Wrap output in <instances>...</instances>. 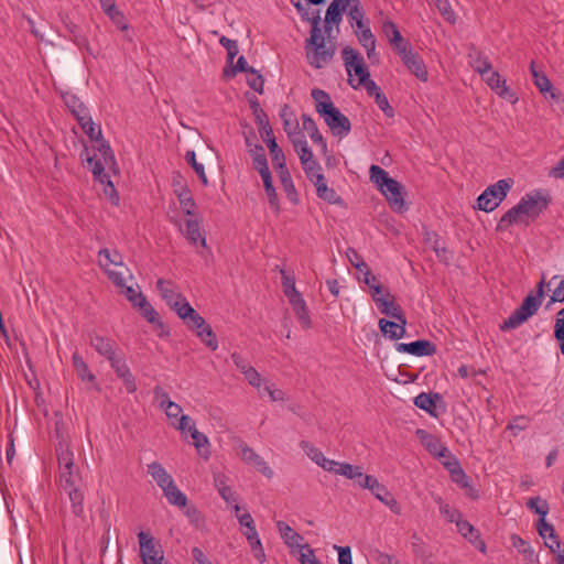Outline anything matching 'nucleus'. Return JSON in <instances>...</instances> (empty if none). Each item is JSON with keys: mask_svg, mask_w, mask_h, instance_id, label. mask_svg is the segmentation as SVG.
Instances as JSON below:
<instances>
[{"mask_svg": "<svg viewBox=\"0 0 564 564\" xmlns=\"http://www.w3.org/2000/svg\"><path fill=\"white\" fill-rule=\"evenodd\" d=\"M311 96L315 102L316 112L324 118L332 133L337 137L348 135L351 130L350 121L334 106L329 94L314 88Z\"/></svg>", "mask_w": 564, "mask_h": 564, "instance_id": "obj_1", "label": "nucleus"}, {"mask_svg": "<svg viewBox=\"0 0 564 564\" xmlns=\"http://www.w3.org/2000/svg\"><path fill=\"white\" fill-rule=\"evenodd\" d=\"M321 17L319 12L315 11L312 17V30L310 39L307 40V44L314 46L313 51H307V59L312 66L315 68H322L324 65L330 62L335 54V46L325 45V39L322 35V31L319 29Z\"/></svg>", "mask_w": 564, "mask_h": 564, "instance_id": "obj_2", "label": "nucleus"}, {"mask_svg": "<svg viewBox=\"0 0 564 564\" xmlns=\"http://www.w3.org/2000/svg\"><path fill=\"white\" fill-rule=\"evenodd\" d=\"M541 304L542 299L538 297V295H535L533 292H530L524 297L521 305L514 310V312L507 319L503 321L500 329L506 330L519 327L539 311Z\"/></svg>", "mask_w": 564, "mask_h": 564, "instance_id": "obj_3", "label": "nucleus"}, {"mask_svg": "<svg viewBox=\"0 0 564 564\" xmlns=\"http://www.w3.org/2000/svg\"><path fill=\"white\" fill-rule=\"evenodd\" d=\"M512 185L511 178H505L488 186L477 198L478 208L487 213L495 210L506 198Z\"/></svg>", "mask_w": 564, "mask_h": 564, "instance_id": "obj_4", "label": "nucleus"}, {"mask_svg": "<svg viewBox=\"0 0 564 564\" xmlns=\"http://www.w3.org/2000/svg\"><path fill=\"white\" fill-rule=\"evenodd\" d=\"M175 429L181 431L182 433L188 432L191 433V436L193 438V444L195 448L197 449V453L204 458L208 459L210 456L209 451V441L208 437L200 433L196 426L195 423L192 422L191 417L188 415H182L178 420V424L172 423Z\"/></svg>", "mask_w": 564, "mask_h": 564, "instance_id": "obj_5", "label": "nucleus"}, {"mask_svg": "<svg viewBox=\"0 0 564 564\" xmlns=\"http://www.w3.org/2000/svg\"><path fill=\"white\" fill-rule=\"evenodd\" d=\"M549 203V196L543 195L540 191H534L525 194L520 199L518 209H520L524 216L535 218L547 208Z\"/></svg>", "mask_w": 564, "mask_h": 564, "instance_id": "obj_6", "label": "nucleus"}, {"mask_svg": "<svg viewBox=\"0 0 564 564\" xmlns=\"http://www.w3.org/2000/svg\"><path fill=\"white\" fill-rule=\"evenodd\" d=\"M346 70L351 78L352 72L358 77V83H365L370 77V73L365 65L364 57L350 46H346L341 51Z\"/></svg>", "mask_w": 564, "mask_h": 564, "instance_id": "obj_7", "label": "nucleus"}, {"mask_svg": "<svg viewBox=\"0 0 564 564\" xmlns=\"http://www.w3.org/2000/svg\"><path fill=\"white\" fill-rule=\"evenodd\" d=\"M138 538L143 564H162V551L156 549L154 539L145 532H140Z\"/></svg>", "mask_w": 564, "mask_h": 564, "instance_id": "obj_8", "label": "nucleus"}, {"mask_svg": "<svg viewBox=\"0 0 564 564\" xmlns=\"http://www.w3.org/2000/svg\"><path fill=\"white\" fill-rule=\"evenodd\" d=\"M87 162L91 165V172L97 181L102 184H107L105 188V193L110 196L112 204L117 205L119 203V197L116 194L112 182L109 178V175L105 173V162H101V159L95 160L87 155Z\"/></svg>", "mask_w": 564, "mask_h": 564, "instance_id": "obj_9", "label": "nucleus"}, {"mask_svg": "<svg viewBox=\"0 0 564 564\" xmlns=\"http://www.w3.org/2000/svg\"><path fill=\"white\" fill-rule=\"evenodd\" d=\"M395 349L399 352H406L413 356H433L436 352L435 345L426 339H420L412 343H398Z\"/></svg>", "mask_w": 564, "mask_h": 564, "instance_id": "obj_10", "label": "nucleus"}, {"mask_svg": "<svg viewBox=\"0 0 564 564\" xmlns=\"http://www.w3.org/2000/svg\"><path fill=\"white\" fill-rule=\"evenodd\" d=\"M381 192L394 212L404 209L403 186L400 182L393 178Z\"/></svg>", "mask_w": 564, "mask_h": 564, "instance_id": "obj_11", "label": "nucleus"}, {"mask_svg": "<svg viewBox=\"0 0 564 564\" xmlns=\"http://www.w3.org/2000/svg\"><path fill=\"white\" fill-rule=\"evenodd\" d=\"M239 447V456L241 457L242 460L252 464L257 468V470L260 471L265 477L272 478L273 470L267 465V463L261 456H259L251 447H249L245 443H241Z\"/></svg>", "mask_w": 564, "mask_h": 564, "instance_id": "obj_12", "label": "nucleus"}, {"mask_svg": "<svg viewBox=\"0 0 564 564\" xmlns=\"http://www.w3.org/2000/svg\"><path fill=\"white\" fill-rule=\"evenodd\" d=\"M249 104L261 138L265 139V137H270L273 133V130L270 126L267 113L263 111L259 104L258 98L253 96L251 99H249Z\"/></svg>", "mask_w": 564, "mask_h": 564, "instance_id": "obj_13", "label": "nucleus"}, {"mask_svg": "<svg viewBox=\"0 0 564 564\" xmlns=\"http://www.w3.org/2000/svg\"><path fill=\"white\" fill-rule=\"evenodd\" d=\"M402 62L417 79L422 82H426L429 79L426 66L422 57L416 52L412 51L410 54L404 55Z\"/></svg>", "mask_w": 564, "mask_h": 564, "instance_id": "obj_14", "label": "nucleus"}, {"mask_svg": "<svg viewBox=\"0 0 564 564\" xmlns=\"http://www.w3.org/2000/svg\"><path fill=\"white\" fill-rule=\"evenodd\" d=\"M293 307V311L297 317L299 323L304 329H308L312 326V321L308 314V308L301 293L295 294L288 299Z\"/></svg>", "mask_w": 564, "mask_h": 564, "instance_id": "obj_15", "label": "nucleus"}, {"mask_svg": "<svg viewBox=\"0 0 564 564\" xmlns=\"http://www.w3.org/2000/svg\"><path fill=\"white\" fill-rule=\"evenodd\" d=\"M377 307L381 314L394 318L400 323L406 324V318L402 307L394 303L393 296L389 291H387V300L378 304Z\"/></svg>", "mask_w": 564, "mask_h": 564, "instance_id": "obj_16", "label": "nucleus"}, {"mask_svg": "<svg viewBox=\"0 0 564 564\" xmlns=\"http://www.w3.org/2000/svg\"><path fill=\"white\" fill-rule=\"evenodd\" d=\"M417 435H420L423 445L432 455L436 457H449L448 449L441 443L437 437L429 434L423 430H417Z\"/></svg>", "mask_w": 564, "mask_h": 564, "instance_id": "obj_17", "label": "nucleus"}, {"mask_svg": "<svg viewBox=\"0 0 564 564\" xmlns=\"http://www.w3.org/2000/svg\"><path fill=\"white\" fill-rule=\"evenodd\" d=\"M56 457L59 469H67L74 467V454L70 451V445L67 437H62L55 445Z\"/></svg>", "mask_w": 564, "mask_h": 564, "instance_id": "obj_18", "label": "nucleus"}, {"mask_svg": "<svg viewBox=\"0 0 564 564\" xmlns=\"http://www.w3.org/2000/svg\"><path fill=\"white\" fill-rule=\"evenodd\" d=\"M405 325L400 322H392L386 318L379 319V328L382 335L389 339L398 340L405 335Z\"/></svg>", "mask_w": 564, "mask_h": 564, "instance_id": "obj_19", "label": "nucleus"}, {"mask_svg": "<svg viewBox=\"0 0 564 564\" xmlns=\"http://www.w3.org/2000/svg\"><path fill=\"white\" fill-rule=\"evenodd\" d=\"M184 235L194 246L200 243L202 247H206V238L204 235V230L202 229L200 224L197 219L186 220V228Z\"/></svg>", "mask_w": 564, "mask_h": 564, "instance_id": "obj_20", "label": "nucleus"}, {"mask_svg": "<svg viewBox=\"0 0 564 564\" xmlns=\"http://www.w3.org/2000/svg\"><path fill=\"white\" fill-rule=\"evenodd\" d=\"M276 527L281 538L289 547L300 549L303 545L301 544L303 536L300 535L294 529H292L286 522L278 521Z\"/></svg>", "mask_w": 564, "mask_h": 564, "instance_id": "obj_21", "label": "nucleus"}, {"mask_svg": "<svg viewBox=\"0 0 564 564\" xmlns=\"http://www.w3.org/2000/svg\"><path fill=\"white\" fill-rule=\"evenodd\" d=\"M302 127L303 130H305L308 133L311 140L314 143L319 144L323 151L327 150L326 141L319 133L316 122L312 119L311 116L306 113L302 115Z\"/></svg>", "mask_w": 564, "mask_h": 564, "instance_id": "obj_22", "label": "nucleus"}, {"mask_svg": "<svg viewBox=\"0 0 564 564\" xmlns=\"http://www.w3.org/2000/svg\"><path fill=\"white\" fill-rule=\"evenodd\" d=\"M98 256L100 267L107 270L110 264H113L117 268L124 269L127 275H129V278H132L130 270L123 264L122 258L117 251L111 252L109 249H101Z\"/></svg>", "mask_w": 564, "mask_h": 564, "instance_id": "obj_23", "label": "nucleus"}, {"mask_svg": "<svg viewBox=\"0 0 564 564\" xmlns=\"http://www.w3.org/2000/svg\"><path fill=\"white\" fill-rule=\"evenodd\" d=\"M148 473L152 476L161 489L171 486V484L174 481L173 478L166 473L164 467L158 462H153L148 465Z\"/></svg>", "mask_w": 564, "mask_h": 564, "instance_id": "obj_24", "label": "nucleus"}, {"mask_svg": "<svg viewBox=\"0 0 564 564\" xmlns=\"http://www.w3.org/2000/svg\"><path fill=\"white\" fill-rule=\"evenodd\" d=\"M346 8L340 4L337 0H333L327 8L325 15V31L329 35L332 31L330 24H339L341 21V13Z\"/></svg>", "mask_w": 564, "mask_h": 564, "instance_id": "obj_25", "label": "nucleus"}, {"mask_svg": "<svg viewBox=\"0 0 564 564\" xmlns=\"http://www.w3.org/2000/svg\"><path fill=\"white\" fill-rule=\"evenodd\" d=\"M90 345L96 349V351L99 355L106 357L108 360L118 355L113 349V344L111 343V340L104 338L99 335L90 337Z\"/></svg>", "mask_w": 564, "mask_h": 564, "instance_id": "obj_26", "label": "nucleus"}, {"mask_svg": "<svg viewBox=\"0 0 564 564\" xmlns=\"http://www.w3.org/2000/svg\"><path fill=\"white\" fill-rule=\"evenodd\" d=\"M313 183L316 187L317 196L321 199H324L330 204H335L340 200V197L336 194V192L327 186L325 176H317V180H315Z\"/></svg>", "mask_w": 564, "mask_h": 564, "instance_id": "obj_27", "label": "nucleus"}, {"mask_svg": "<svg viewBox=\"0 0 564 564\" xmlns=\"http://www.w3.org/2000/svg\"><path fill=\"white\" fill-rule=\"evenodd\" d=\"M530 72L533 77L534 85L540 90V93L546 94L550 91L551 97L554 98L555 94L552 91V84H551L550 79L542 70H539L536 68L534 62H532L530 64Z\"/></svg>", "mask_w": 564, "mask_h": 564, "instance_id": "obj_28", "label": "nucleus"}, {"mask_svg": "<svg viewBox=\"0 0 564 564\" xmlns=\"http://www.w3.org/2000/svg\"><path fill=\"white\" fill-rule=\"evenodd\" d=\"M268 145L272 163L275 169H282L285 166V156L283 151L279 148L273 133L270 137L263 139Z\"/></svg>", "mask_w": 564, "mask_h": 564, "instance_id": "obj_29", "label": "nucleus"}, {"mask_svg": "<svg viewBox=\"0 0 564 564\" xmlns=\"http://www.w3.org/2000/svg\"><path fill=\"white\" fill-rule=\"evenodd\" d=\"M248 540V543L250 545L251 552L253 556L260 562L263 563L265 561V553L262 547L261 541L259 539L258 532L256 528L251 530H247L243 533Z\"/></svg>", "mask_w": 564, "mask_h": 564, "instance_id": "obj_30", "label": "nucleus"}, {"mask_svg": "<svg viewBox=\"0 0 564 564\" xmlns=\"http://www.w3.org/2000/svg\"><path fill=\"white\" fill-rule=\"evenodd\" d=\"M250 154L252 156L253 167L260 175L270 172L267 155L261 144H256L254 148L250 150Z\"/></svg>", "mask_w": 564, "mask_h": 564, "instance_id": "obj_31", "label": "nucleus"}, {"mask_svg": "<svg viewBox=\"0 0 564 564\" xmlns=\"http://www.w3.org/2000/svg\"><path fill=\"white\" fill-rule=\"evenodd\" d=\"M65 105L69 109V111L76 117L77 120H83L88 116V110L86 106L80 101V99L72 94H67L64 97Z\"/></svg>", "mask_w": 564, "mask_h": 564, "instance_id": "obj_32", "label": "nucleus"}, {"mask_svg": "<svg viewBox=\"0 0 564 564\" xmlns=\"http://www.w3.org/2000/svg\"><path fill=\"white\" fill-rule=\"evenodd\" d=\"M290 139L292 141L294 150L299 154L301 163H306V161L313 159V153L308 148L305 137L303 134L297 133Z\"/></svg>", "mask_w": 564, "mask_h": 564, "instance_id": "obj_33", "label": "nucleus"}, {"mask_svg": "<svg viewBox=\"0 0 564 564\" xmlns=\"http://www.w3.org/2000/svg\"><path fill=\"white\" fill-rule=\"evenodd\" d=\"M72 361L77 376L83 381L87 380L88 382L93 383V386H96V377L89 371V368L82 356H79L77 352L73 354Z\"/></svg>", "mask_w": 564, "mask_h": 564, "instance_id": "obj_34", "label": "nucleus"}, {"mask_svg": "<svg viewBox=\"0 0 564 564\" xmlns=\"http://www.w3.org/2000/svg\"><path fill=\"white\" fill-rule=\"evenodd\" d=\"M156 288L166 304L178 301L183 296L181 293L174 290L173 283L171 281L159 279L156 281Z\"/></svg>", "mask_w": 564, "mask_h": 564, "instance_id": "obj_35", "label": "nucleus"}, {"mask_svg": "<svg viewBox=\"0 0 564 564\" xmlns=\"http://www.w3.org/2000/svg\"><path fill=\"white\" fill-rule=\"evenodd\" d=\"M162 490L171 505L182 508L187 506V497L175 486L174 481Z\"/></svg>", "mask_w": 564, "mask_h": 564, "instance_id": "obj_36", "label": "nucleus"}, {"mask_svg": "<svg viewBox=\"0 0 564 564\" xmlns=\"http://www.w3.org/2000/svg\"><path fill=\"white\" fill-rule=\"evenodd\" d=\"M440 399H441V395L438 393L431 394V393L422 392L415 397L414 404L419 409L424 410L430 414H433L434 409L436 406L435 400H440Z\"/></svg>", "mask_w": 564, "mask_h": 564, "instance_id": "obj_37", "label": "nucleus"}, {"mask_svg": "<svg viewBox=\"0 0 564 564\" xmlns=\"http://www.w3.org/2000/svg\"><path fill=\"white\" fill-rule=\"evenodd\" d=\"M64 491L69 497V500L72 502L73 513L77 517L83 516V513H84V506H83L84 494L79 489V487L77 486V487L67 488V489H64Z\"/></svg>", "mask_w": 564, "mask_h": 564, "instance_id": "obj_38", "label": "nucleus"}, {"mask_svg": "<svg viewBox=\"0 0 564 564\" xmlns=\"http://www.w3.org/2000/svg\"><path fill=\"white\" fill-rule=\"evenodd\" d=\"M80 481V476L75 467H70L67 469H59V484L62 489H67L72 487H77Z\"/></svg>", "mask_w": 564, "mask_h": 564, "instance_id": "obj_39", "label": "nucleus"}, {"mask_svg": "<svg viewBox=\"0 0 564 564\" xmlns=\"http://www.w3.org/2000/svg\"><path fill=\"white\" fill-rule=\"evenodd\" d=\"M365 489H369L382 503L386 501L387 497L391 495L387 487L380 484L376 477L365 478Z\"/></svg>", "mask_w": 564, "mask_h": 564, "instance_id": "obj_40", "label": "nucleus"}, {"mask_svg": "<svg viewBox=\"0 0 564 564\" xmlns=\"http://www.w3.org/2000/svg\"><path fill=\"white\" fill-rule=\"evenodd\" d=\"M263 181L265 194L269 199L270 206L278 213L280 210L279 199L275 188L272 183L271 172L260 175Z\"/></svg>", "mask_w": 564, "mask_h": 564, "instance_id": "obj_41", "label": "nucleus"}, {"mask_svg": "<svg viewBox=\"0 0 564 564\" xmlns=\"http://www.w3.org/2000/svg\"><path fill=\"white\" fill-rule=\"evenodd\" d=\"M356 36L359 43L366 48L368 58H372L376 50V39L370 29L356 31Z\"/></svg>", "mask_w": 564, "mask_h": 564, "instance_id": "obj_42", "label": "nucleus"}, {"mask_svg": "<svg viewBox=\"0 0 564 564\" xmlns=\"http://www.w3.org/2000/svg\"><path fill=\"white\" fill-rule=\"evenodd\" d=\"M105 13L119 30L126 31L128 29L124 14L116 7L115 2L110 1V4L107 6Z\"/></svg>", "mask_w": 564, "mask_h": 564, "instance_id": "obj_43", "label": "nucleus"}, {"mask_svg": "<svg viewBox=\"0 0 564 564\" xmlns=\"http://www.w3.org/2000/svg\"><path fill=\"white\" fill-rule=\"evenodd\" d=\"M369 172L371 182H373L380 191L393 180L389 176L387 171L378 165H371Z\"/></svg>", "mask_w": 564, "mask_h": 564, "instance_id": "obj_44", "label": "nucleus"}, {"mask_svg": "<svg viewBox=\"0 0 564 564\" xmlns=\"http://www.w3.org/2000/svg\"><path fill=\"white\" fill-rule=\"evenodd\" d=\"M78 122L91 141H98L102 138L100 127L93 121L89 115L85 119L78 120Z\"/></svg>", "mask_w": 564, "mask_h": 564, "instance_id": "obj_45", "label": "nucleus"}, {"mask_svg": "<svg viewBox=\"0 0 564 564\" xmlns=\"http://www.w3.org/2000/svg\"><path fill=\"white\" fill-rule=\"evenodd\" d=\"M175 193L177 194V197H178V200H180L183 212L189 216L194 215L193 209L195 207V202L192 197L189 189H187V188H182V191L175 189Z\"/></svg>", "mask_w": 564, "mask_h": 564, "instance_id": "obj_46", "label": "nucleus"}, {"mask_svg": "<svg viewBox=\"0 0 564 564\" xmlns=\"http://www.w3.org/2000/svg\"><path fill=\"white\" fill-rule=\"evenodd\" d=\"M186 162L193 167L195 173L198 175L202 184L204 186L208 185V180L205 174L204 165L202 163H198L196 160V154L194 151H187L185 154Z\"/></svg>", "mask_w": 564, "mask_h": 564, "instance_id": "obj_47", "label": "nucleus"}, {"mask_svg": "<svg viewBox=\"0 0 564 564\" xmlns=\"http://www.w3.org/2000/svg\"><path fill=\"white\" fill-rule=\"evenodd\" d=\"M554 337L560 344V350L564 355V307L556 314L554 324Z\"/></svg>", "mask_w": 564, "mask_h": 564, "instance_id": "obj_48", "label": "nucleus"}, {"mask_svg": "<svg viewBox=\"0 0 564 564\" xmlns=\"http://www.w3.org/2000/svg\"><path fill=\"white\" fill-rule=\"evenodd\" d=\"M336 475L344 476L348 479H355L356 477L361 476V467L348 463H341L336 469Z\"/></svg>", "mask_w": 564, "mask_h": 564, "instance_id": "obj_49", "label": "nucleus"}, {"mask_svg": "<svg viewBox=\"0 0 564 564\" xmlns=\"http://www.w3.org/2000/svg\"><path fill=\"white\" fill-rule=\"evenodd\" d=\"M435 7L437 8L441 15L448 21L449 23L456 22V15L452 10L451 3L448 0H433Z\"/></svg>", "mask_w": 564, "mask_h": 564, "instance_id": "obj_50", "label": "nucleus"}, {"mask_svg": "<svg viewBox=\"0 0 564 564\" xmlns=\"http://www.w3.org/2000/svg\"><path fill=\"white\" fill-rule=\"evenodd\" d=\"M523 214L521 213L520 209H518V204L516 206H513L512 208H510L507 213H505V215L500 218V221H499V227L500 228H503V227H508L514 223H519L520 221V217L522 216Z\"/></svg>", "mask_w": 564, "mask_h": 564, "instance_id": "obj_51", "label": "nucleus"}, {"mask_svg": "<svg viewBox=\"0 0 564 564\" xmlns=\"http://www.w3.org/2000/svg\"><path fill=\"white\" fill-rule=\"evenodd\" d=\"M279 172L280 181L288 194V196H296V191L294 187V184L292 182L291 174L289 170L286 169V165L282 169H275Z\"/></svg>", "mask_w": 564, "mask_h": 564, "instance_id": "obj_52", "label": "nucleus"}, {"mask_svg": "<svg viewBox=\"0 0 564 564\" xmlns=\"http://www.w3.org/2000/svg\"><path fill=\"white\" fill-rule=\"evenodd\" d=\"M382 32L388 37L389 43L400 42L402 35L394 22L388 20L382 24Z\"/></svg>", "mask_w": 564, "mask_h": 564, "instance_id": "obj_53", "label": "nucleus"}, {"mask_svg": "<svg viewBox=\"0 0 564 564\" xmlns=\"http://www.w3.org/2000/svg\"><path fill=\"white\" fill-rule=\"evenodd\" d=\"M280 273L282 275V285L284 290L285 296L289 299L300 292L295 288V279L286 273L285 270L281 269Z\"/></svg>", "mask_w": 564, "mask_h": 564, "instance_id": "obj_54", "label": "nucleus"}, {"mask_svg": "<svg viewBox=\"0 0 564 564\" xmlns=\"http://www.w3.org/2000/svg\"><path fill=\"white\" fill-rule=\"evenodd\" d=\"M350 262L352 265H355L361 273H364V283L368 285V288L373 286L375 284L379 283L378 278L370 272L368 269V265L361 261L360 263L355 262L350 259Z\"/></svg>", "mask_w": 564, "mask_h": 564, "instance_id": "obj_55", "label": "nucleus"}, {"mask_svg": "<svg viewBox=\"0 0 564 564\" xmlns=\"http://www.w3.org/2000/svg\"><path fill=\"white\" fill-rule=\"evenodd\" d=\"M109 361L116 375L120 379L131 373L129 367L127 366L124 359L121 356L116 355L113 358H110Z\"/></svg>", "mask_w": 564, "mask_h": 564, "instance_id": "obj_56", "label": "nucleus"}, {"mask_svg": "<svg viewBox=\"0 0 564 564\" xmlns=\"http://www.w3.org/2000/svg\"><path fill=\"white\" fill-rule=\"evenodd\" d=\"M302 165H303V170H304L307 178L311 182H314L315 180H317V176H324L321 173V170H322L321 165L314 159H310V161H306V163H302Z\"/></svg>", "mask_w": 564, "mask_h": 564, "instance_id": "obj_57", "label": "nucleus"}, {"mask_svg": "<svg viewBox=\"0 0 564 564\" xmlns=\"http://www.w3.org/2000/svg\"><path fill=\"white\" fill-rule=\"evenodd\" d=\"M140 308V312L142 316L149 322V323H155L158 321V313L152 307V305L147 301V299H141V302H138L137 305Z\"/></svg>", "mask_w": 564, "mask_h": 564, "instance_id": "obj_58", "label": "nucleus"}, {"mask_svg": "<svg viewBox=\"0 0 564 564\" xmlns=\"http://www.w3.org/2000/svg\"><path fill=\"white\" fill-rule=\"evenodd\" d=\"M529 509L533 510L535 513L540 514L541 518H545L549 512V506L545 500H541L540 497L530 498L527 502Z\"/></svg>", "mask_w": 564, "mask_h": 564, "instance_id": "obj_59", "label": "nucleus"}, {"mask_svg": "<svg viewBox=\"0 0 564 564\" xmlns=\"http://www.w3.org/2000/svg\"><path fill=\"white\" fill-rule=\"evenodd\" d=\"M98 142H99V144L97 147V151L100 154L105 164H107V165L113 164L115 155H113V152H112L109 143L107 141L102 140V138L100 140H98Z\"/></svg>", "mask_w": 564, "mask_h": 564, "instance_id": "obj_60", "label": "nucleus"}, {"mask_svg": "<svg viewBox=\"0 0 564 564\" xmlns=\"http://www.w3.org/2000/svg\"><path fill=\"white\" fill-rule=\"evenodd\" d=\"M299 561L301 564H321L316 558L314 550L308 544L302 545L300 549Z\"/></svg>", "mask_w": 564, "mask_h": 564, "instance_id": "obj_61", "label": "nucleus"}, {"mask_svg": "<svg viewBox=\"0 0 564 564\" xmlns=\"http://www.w3.org/2000/svg\"><path fill=\"white\" fill-rule=\"evenodd\" d=\"M300 446L306 453V455L317 465L324 457L323 453L307 441H301Z\"/></svg>", "mask_w": 564, "mask_h": 564, "instance_id": "obj_62", "label": "nucleus"}, {"mask_svg": "<svg viewBox=\"0 0 564 564\" xmlns=\"http://www.w3.org/2000/svg\"><path fill=\"white\" fill-rule=\"evenodd\" d=\"M536 530L544 541L555 539V530L552 524L547 523L544 518H540L536 523Z\"/></svg>", "mask_w": 564, "mask_h": 564, "instance_id": "obj_63", "label": "nucleus"}, {"mask_svg": "<svg viewBox=\"0 0 564 564\" xmlns=\"http://www.w3.org/2000/svg\"><path fill=\"white\" fill-rule=\"evenodd\" d=\"M185 514L197 529L204 527V517L195 506H186Z\"/></svg>", "mask_w": 564, "mask_h": 564, "instance_id": "obj_64", "label": "nucleus"}]
</instances>
